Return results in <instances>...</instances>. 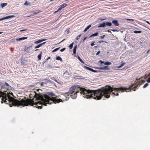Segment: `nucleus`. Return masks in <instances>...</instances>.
<instances>
[{
    "instance_id": "f257e3e1",
    "label": "nucleus",
    "mask_w": 150,
    "mask_h": 150,
    "mask_svg": "<svg viewBox=\"0 0 150 150\" xmlns=\"http://www.w3.org/2000/svg\"><path fill=\"white\" fill-rule=\"evenodd\" d=\"M32 94L35 96L36 100L37 101L40 100V101L34 103V98L32 100L29 99L25 100L23 99L21 100H18L11 97L9 101L11 103L10 107H12L13 106L17 107L20 106H33L34 105H37L38 104L46 106L47 104H51L52 103H59L63 102L61 99H56V98H50L47 95L43 94L42 93V91L40 89H37L36 91H33Z\"/></svg>"
},
{
    "instance_id": "f03ea898",
    "label": "nucleus",
    "mask_w": 150,
    "mask_h": 150,
    "mask_svg": "<svg viewBox=\"0 0 150 150\" xmlns=\"http://www.w3.org/2000/svg\"><path fill=\"white\" fill-rule=\"evenodd\" d=\"M76 90L77 91L74 94L71 95V98L75 99L77 96V93L80 92V93L83 97L87 98H93L96 100L100 99L103 96L108 98L110 97V95L112 91L111 87L107 86L95 90H87L84 88H79L78 86H73L69 89L68 92L65 93V94L73 93Z\"/></svg>"
},
{
    "instance_id": "7ed1b4c3",
    "label": "nucleus",
    "mask_w": 150,
    "mask_h": 150,
    "mask_svg": "<svg viewBox=\"0 0 150 150\" xmlns=\"http://www.w3.org/2000/svg\"><path fill=\"white\" fill-rule=\"evenodd\" d=\"M140 79L141 78L139 79L137 78L136 80L134 81V83H132L128 88L122 87L113 88L111 87L112 90L111 92L113 90H115L116 91H120L122 92H124V91L127 92V90H128L129 89L133 90V91H135L136 88H137L139 85H141L142 83H144L145 81L144 80H141Z\"/></svg>"
},
{
    "instance_id": "20e7f679",
    "label": "nucleus",
    "mask_w": 150,
    "mask_h": 150,
    "mask_svg": "<svg viewBox=\"0 0 150 150\" xmlns=\"http://www.w3.org/2000/svg\"><path fill=\"white\" fill-rule=\"evenodd\" d=\"M2 97V103L4 102L5 103H6L7 104H8L9 105L10 107L11 104V103L10 102L9 100L11 99V97L9 95L8 92L7 93H4L2 91H0V98Z\"/></svg>"
},
{
    "instance_id": "39448f33",
    "label": "nucleus",
    "mask_w": 150,
    "mask_h": 150,
    "mask_svg": "<svg viewBox=\"0 0 150 150\" xmlns=\"http://www.w3.org/2000/svg\"><path fill=\"white\" fill-rule=\"evenodd\" d=\"M68 6V4H63L60 6V7L58 9V11H60L63 8Z\"/></svg>"
},
{
    "instance_id": "423d86ee",
    "label": "nucleus",
    "mask_w": 150,
    "mask_h": 150,
    "mask_svg": "<svg viewBox=\"0 0 150 150\" xmlns=\"http://www.w3.org/2000/svg\"><path fill=\"white\" fill-rule=\"evenodd\" d=\"M97 69H105V70H110V69L108 68V66H105L103 67H99L97 68Z\"/></svg>"
},
{
    "instance_id": "0eeeda50",
    "label": "nucleus",
    "mask_w": 150,
    "mask_h": 150,
    "mask_svg": "<svg viewBox=\"0 0 150 150\" xmlns=\"http://www.w3.org/2000/svg\"><path fill=\"white\" fill-rule=\"evenodd\" d=\"M112 23H113L115 26H118L119 25V24L117 20H113L112 21Z\"/></svg>"
},
{
    "instance_id": "6e6552de",
    "label": "nucleus",
    "mask_w": 150,
    "mask_h": 150,
    "mask_svg": "<svg viewBox=\"0 0 150 150\" xmlns=\"http://www.w3.org/2000/svg\"><path fill=\"white\" fill-rule=\"evenodd\" d=\"M46 39L39 40H38L34 42L35 44H38L41 42L44 41H45Z\"/></svg>"
},
{
    "instance_id": "1a4fd4ad",
    "label": "nucleus",
    "mask_w": 150,
    "mask_h": 150,
    "mask_svg": "<svg viewBox=\"0 0 150 150\" xmlns=\"http://www.w3.org/2000/svg\"><path fill=\"white\" fill-rule=\"evenodd\" d=\"M106 26V24L105 23H103L101 24H100L99 26H98V27H105Z\"/></svg>"
},
{
    "instance_id": "9d476101",
    "label": "nucleus",
    "mask_w": 150,
    "mask_h": 150,
    "mask_svg": "<svg viewBox=\"0 0 150 150\" xmlns=\"http://www.w3.org/2000/svg\"><path fill=\"white\" fill-rule=\"evenodd\" d=\"M86 69L88 70L93 72H97V71L95 70H93V69H91L90 68L86 67Z\"/></svg>"
},
{
    "instance_id": "9b49d317",
    "label": "nucleus",
    "mask_w": 150,
    "mask_h": 150,
    "mask_svg": "<svg viewBox=\"0 0 150 150\" xmlns=\"http://www.w3.org/2000/svg\"><path fill=\"white\" fill-rule=\"evenodd\" d=\"M45 43H46V42H43V43L40 44L38 45H37V46H36L35 47V48L36 49V48H39V47H40L43 44Z\"/></svg>"
},
{
    "instance_id": "f8f14e48",
    "label": "nucleus",
    "mask_w": 150,
    "mask_h": 150,
    "mask_svg": "<svg viewBox=\"0 0 150 150\" xmlns=\"http://www.w3.org/2000/svg\"><path fill=\"white\" fill-rule=\"evenodd\" d=\"M98 33L97 32L96 33H95L93 34L92 35H91V36H90L89 37V38H91L93 37H94V36H97L98 35Z\"/></svg>"
},
{
    "instance_id": "ddd939ff",
    "label": "nucleus",
    "mask_w": 150,
    "mask_h": 150,
    "mask_svg": "<svg viewBox=\"0 0 150 150\" xmlns=\"http://www.w3.org/2000/svg\"><path fill=\"white\" fill-rule=\"evenodd\" d=\"M91 25H88L87 27H86L85 29H84V32H86L88 29L91 27Z\"/></svg>"
},
{
    "instance_id": "4468645a",
    "label": "nucleus",
    "mask_w": 150,
    "mask_h": 150,
    "mask_svg": "<svg viewBox=\"0 0 150 150\" xmlns=\"http://www.w3.org/2000/svg\"><path fill=\"white\" fill-rule=\"evenodd\" d=\"M42 51L40 52V53L38 55V57L39 60H40L41 59L42 54Z\"/></svg>"
},
{
    "instance_id": "2eb2a0df",
    "label": "nucleus",
    "mask_w": 150,
    "mask_h": 150,
    "mask_svg": "<svg viewBox=\"0 0 150 150\" xmlns=\"http://www.w3.org/2000/svg\"><path fill=\"white\" fill-rule=\"evenodd\" d=\"M56 59L57 60H59L61 61H62V58L60 56H57L56 57Z\"/></svg>"
},
{
    "instance_id": "dca6fc26",
    "label": "nucleus",
    "mask_w": 150,
    "mask_h": 150,
    "mask_svg": "<svg viewBox=\"0 0 150 150\" xmlns=\"http://www.w3.org/2000/svg\"><path fill=\"white\" fill-rule=\"evenodd\" d=\"M33 93V91L31 92V93L29 94V97L30 98H31L33 97H34L35 98V96L33 95L32 94Z\"/></svg>"
},
{
    "instance_id": "f3484780",
    "label": "nucleus",
    "mask_w": 150,
    "mask_h": 150,
    "mask_svg": "<svg viewBox=\"0 0 150 150\" xmlns=\"http://www.w3.org/2000/svg\"><path fill=\"white\" fill-rule=\"evenodd\" d=\"M7 5V4L6 3H3L1 4V7L3 8L5 6H6Z\"/></svg>"
},
{
    "instance_id": "a211bd4d",
    "label": "nucleus",
    "mask_w": 150,
    "mask_h": 150,
    "mask_svg": "<svg viewBox=\"0 0 150 150\" xmlns=\"http://www.w3.org/2000/svg\"><path fill=\"white\" fill-rule=\"evenodd\" d=\"M77 46L76 45L74 46V50H73V53L74 54H75L76 53V47Z\"/></svg>"
},
{
    "instance_id": "6ab92c4d",
    "label": "nucleus",
    "mask_w": 150,
    "mask_h": 150,
    "mask_svg": "<svg viewBox=\"0 0 150 150\" xmlns=\"http://www.w3.org/2000/svg\"><path fill=\"white\" fill-rule=\"evenodd\" d=\"M43 81H44L43 83H47L50 82V81L49 80L46 79H44L43 80Z\"/></svg>"
},
{
    "instance_id": "aec40b11",
    "label": "nucleus",
    "mask_w": 150,
    "mask_h": 150,
    "mask_svg": "<svg viewBox=\"0 0 150 150\" xmlns=\"http://www.w3.org/2000/svg\"><path fill=\"white\" fill-rule=\"evenodd\" d=\"M112 94H114L115 96H118L119 95L118 93L116 91L115 92H112Z\"/></svg>"
},
{
    "instance_id": "412c9836",
    "label": "nucleus",
    "mask_w": 150,
    "mask_h": 150,
    "mask_svg": "<svg viewBox=\"0 0 150 150\" xmlns=\"http://www.w3.org/2000/svg\"><path fill=\"white\" fill-rule=\"evenodd\" d=\"M48 94L51 96H55L54 94L53 93L49 92Z\"/></svg>"
},
{
    "instance_id": "4be33fe9",
    "label": "nucleus",
    "mask_w": 150,
    "mask_h": 150,
    "mask_svg": "<svg viewBox=\"0 0 150 150\" xmlns=\"http://www.w3.org/2000/svg\"><path fill=\"white\" fill-rule=\"evenodd\" d=\"M104 64L105 65H110L111 64V63L110 62H105L104 63Z\"/></svg>"
},
{
    "instance_id": "5701e85b",
    "label": "nucleus",
    "mask_w": 150,
    "mask_h": 150,
    "mask_svg": "<svg viewBox=\"0 0 150 150\" xmlns=\"http://www.w3.org/2000/svg\"><path fill=\"white\" fill-rule=\"evenodd\" d=\"M106 24V25H108L109 26H111L112 25V23H111L110 22H106L105 23Z\"/></svg>"
},
{
    "instance_id": "b1692460",
    "label": "nucleus",
    "mask_w": 150,
    "mask_h": 150,
    "mask_svg": "<svg viewBox=\"0 0 150 150\" xmlns=\"http://www.w3.org/2000/svg\"><path fill=\"white\" fill-rule=\"evenodd\" d=\"M141 32L142 31H141L134 30V33H141Z\"/></svg>"
},
{
    "instance_id": "393cba45",
    "label": "nucleus",
    "mask_w": 150,
    "mask_h": 150,
    "mask_svg": "<svg viewBox=\"0 0 150 150\" xmlns=\"http://www.w3.org/2000/svg\"><path fill=\"white\" fill-rule=\"evenodd\" d=\"M78 59L83 64L84 63V62L82 60V59L80 58L79 57H78Z\"/></svg>"
},
{
    "instance_id": "a878e982",
    "label": "nucleus",
    "mask_w": 150,
    "mask_h": 150,
    "mask_svg": "<svg viewBox=\"0 0 150 150\" xmlns=\"http://www.w3.org/2000/svg\"><path fill=\"white\" fill-rule=\"evenodd\" d=\"M74 44V42L72 43L69 46V47L70 48V49H71L72 48L73 45Z\"/></svg>"
},
{
    "instance_id": "bb28decb",
    "label": "nucleus",
    "mask_w": 150,
    "mask_h": 150,
    "mask_svg": "<svg viewBox=\"0 0 150 150\" xmlns=\"http://www.w3.org/2000/svg\"><path fill=\"white\" fill-rule=\"evenodd\" d=\"M148 85H149V84L148 83H145L143 86V88H145Z\"/></svg>"
},
{
    "instance_id": "cd10ccee",
    "label": "nucleus",
    "mask_w": 150,
    "mask_h": 150,
    "mask_svg": "<svg viewBox=\"0 0 150 150\" xmlns=\"http://www.w3.org/2000/svg\"><path fill=\"white\" fill-rule=\"evenodd\" d=\"M60 48V47H59L58 48H55V49H54V50H53L52 52H55V51L58 50Z\"/></svg>"
},
{
    "instance_id": "c85d7f7f",
    "label": "nucleus",
    "mask_w": 150,
    "mask_h": 150,
    "mask_svg": "<svg viewBox=\"0 0 150 150\" xmlns=\"http://www.w3.org/2000/svg\"><path fill=\"white\" fill-rule=\"evenodd\" d=\"M81 34L79 35H78L76 38V40H78L79 39V38L81 36Z\"/></svg>"
},
{
    "instance_id": "c756f323",
    "label": "nucleus",
    "mask_w": 150,
    "mask_h": 150,
    "mask_svg": "<svg viewBox=\"0 0 150 150\" xmlns=\"http://www.w3.org/2000/svg\"><path fill=\"white\" fill-rule=\"evenodd\" d=\"M29 4V3H28L27 1H26L24 4V5H27Z\"/></svg>"
},
{
    "instance_id": "7c9ffc66",
    "label": "nucleus",
    "mask_w": 150,
    "mask_h": 150,
    "mask_svg": "<svg viewBox=\"0 0 150 150\" xmlns=\"http://www.w3.org/2000/svg\"><path fill=\"white\" fill-rule=\"evenodd\" d=\"M10 18V16H7L6 17H4V19H8Z\"/></svg>"
},
{
    "instance_id": "2f4dec72",
    "label": "nucleus",
    "mask_w": 150,
    "mask_h": 150,
    "mask_svg": "<svg viewBox=\"0 0 150 150\" xmlns=\"http://www.w3.org/2000/svg\"><path fill=\"white\" fill-rule=\"evenodd\" d=\"M146 81L148 83H150V76L147 79Z\"/></svg>"
},
{
    "instance_id": "473e14b6",
    "label": "nucleus",
    "mask_w": 150,
    "mask_h": 150,
    "mask_svg": "<svg viewBox=\"0 0 150 150\" xmlns=\"http://www.w3.org/2000/svg\"><path fill=\"white\" fill-rule=\"evenodd\" d=\"M105 35H103L101 36H100V38L101 39H103L105 37Z\"/></svg>"
},
{
    "instance_id": "72a5a7b5",
    "label": "nucleus",
    "mask_w": 150,
    "mask_h": 150,
    "mask_svg": "<svg viewBox=\"0 0 150 150\" xmlns=\"http://www.w3.org/2000/svg\"><path fill=\"white\" fill-rule=\"evenodd\" d=\"M27 38V37H23V38H21V40H25V39H26Z\"/></svg>"
},
{
    "instance_id": "f704fd0d",
    "label": "nucleus",
    "mask_w": 150,
    "mask_h": 150,
    "mask_svg": "<svg viewBox=\"0 0 150 150\" xmlns=\"http://www.w3.org/2000/svg\"><path fill=\"white\" fill-rule=\"evenodd\" d=\"M94 43H95L94 42H93H93H92V43H91V46H93L95 45Z\"/></svg>"
},
{
    "instance_id": "c9c22d12",
    "label": "nucleus",
    "mask_w": 150,
    "mask_h": 150,
    "mask_svg": "<svg viewBox=\"0 0 150 150\" xmlns=\"http://www.w3.org/2000/svg\"><path fill=\"white\" fill-rule=\"evenodd\" d=\"M65 49H66L65 48H63L61 49L60 50V51L61 52H63V51H64L65 50Z\"/></svg>"
},
{
    "instance_id": "e433bc0d",
    "label": "nucleus",
    "mask_w": 150,
    "mask_h": 150,
    "mask_svg": "<svg viewBox=\"0 0 150 150\" xmlns=\"http://www.w3.org/2000/svg\"><path fill=\"white\" fill-rule=\"evenodd\" d=\"M99 63H100L101 64H102L103 63H104V62L102 61V60H100L99 61Z\"/></svg>"
},
{
    "instance_id": "4c0bfd02",
    "label": "nucleus",
    "mask_w": 150,
    "mask_h": 150,
    "mask_svg": "<svg viewBox=\"0 0 150 150\" xmlns=\"http://www.w3.org/2000/svg\"><path fill=\"white\" fill-rule=\"evenodd\" d=\"M16 40L17 41H20L21 40V38H17V39H16Z\"/></svg>"
},
{
    "instance_id": "58836bf2",
    "label": "nucleus",
    "mask_w": 150,
    "mask_h": 150,
    "mask_svg": "<svg viewBox=\"0 0 150 150\" xmlns=\"http://www.w3.org/2000/svg\"><path fill=\"white\" fill-rule=\"evenodd\" d=\"M125 63H122L121 65L119 67V68H121L122 67L123 65H124V64H125Z\"/></svg>"
},
{
    "instance_id": "ea45409f",
    "label": "nucleus",
    "mask_w": 150,
    "mask_h": 150,
    "mask_svg": "<svg viewBox=\"0 0 150 150\" xmlns=\"http://www.w3.org/2000/svg\"><path fill=\"white\" fill-rule=\"evenodd\" d=\"M111 30L112 31H113V32H115V31H117V30H115V29H112V30Z\"/></svg>"
},
{
    "instance_id": "a19ab883",
    "label": "nucleus",
    "mask_w": 150,
    "mask_h": 150,
    "mask_svg": "<svg viewBox=\"0 0 150 150\" xmlns=\"http://www.w3.org/2000/svg\"><path fill=\"white\" fill-rule=\"evenodd\" d=\"M105 42V43H107L106 42V41H99V43H101V42Z\"/></svg>"
},
{
    "instance_id": "79ce46f5",
    "label": "nucleus",
    "mask_w": 150,
    "mask_h": 150,
    "mask_svg": "<svg viewBox=\"0 0 150 150\" xmlns=\"http://www.w3.org/2000/svg\"><path fill=\"white\" fill-rule=\"evenodd\" d=\"M127 20L129 21H134V19H127Z\"/></svg>"
},
{
    "instance_id": "37998d69",
    "label": "nucleus",
    "mask_w": 150,
    "mask_h": 150,
    "mask_svg": "<svg viewBox=\"0 0 150 150\" xmlns=\"http://www.w3.org/2000/svg\"><path fill=\"white\" fill-rule=\"evenodd\" d=\"M106 20L105 18H100V20L102 21H103V20Z\"/></svg>"
},
{
    "instance_id": "c03bdc74",
    "label": "nucleus",
    "mask_w": 150,
    "mask_h": 150,
    "mask_svg": "<svg viewBox=\"0 0 150 150\" xmlns=\"http://www.w3.org/2000/svg\"><path fill=\"white\" fill-rule=\"evenodd\" d=\"M100 51H98L97 52V53H96V55H97L98 54H99V53H100Z\"/></svg>"
},
{
    "instance_id": "a18cd8bd",
    "label": "nucleus",
    "mask_w": 150,
    "mask_h": 150,
    "mask_svg": "<svg viewBox=\"0 0 150 150\" xmlns=\"http://www.w3.org/2000/svg\"><path fill=\"white\" fill-rule=\"evenodd\" d=\"M10 16V18H13V17H15V16H14V15H11V16Z\"/></svg>"
},
{
    "instance_id": "49530a36",
    "label": "nucleus",
    "mask_w": 150,
    "mask_h": 150,
    "mask_svg": "<svg viewBox=\"0 0 150 150\" xmlns=\"http://www.w3.org/2000/svg\"><path fill=\"white\" fill-rule=\"evenodd\" d=\"M26 30V29H23V30H20V32H22V31H24Z\"/></svg>"
},
{
    "instance_id": "de8ad7c7",
    "label": "nucleus",
    "mask_w": 150,
    "mask_h": 150,
    "mask_svg": "<svg viewBox=\"0 0 150 150\" xmlns=\"http://www.w3.org/2000/svg\"><path fill=\"white\" fill-rule=\"evenodd\" d=\"M4 19V17L1 18H0V21L3 20Z\"/></svg>"
},
{
    "instance_id": "09e8293b",
    "label": "nucleus",
    "mask_w": 150,
    "mask_h": 150,
    "mask_svg": "<svg viewBox=\"0 0 150 150\" xmlns=\"http://www.w3.org/2000/svg\"><path fill=\"white\" fill-rule=\"evenodd\" d=\"M87 37H85V38H84L83 39V41H84L87 38Z\"/></svg>"
},
{
    "instance_id": "8fccbe9b",
    "label": "nucleus",
    "mask_w": 150,
    "mask_h": 150,
    "mask_svg": "<svg viewBox=\"0 0 150 150\" xmlns=\"http://www.w3.org/2000/svg\"><path fill=\"white\" fill-rule=\"evenodd\" d=\"M146 22L149 24L150 25V23L149 21H146Z\"/></svg>"
},
{
    "instance_id": "3c124183",
    "label": "nucleus",
    "mask_w": 150,
    "mask_h": 150,
    "mask_svg": "<svg viewBox=\"0 0 150 150\" xmlns=\"http://www.w3.org/2000/svg\"><path fill=\"white\" fill-rule=\"evenodd\" d=\"M58 11H58V10L57 11H54V13H57V12H58Z\"/></svg>"
},
{
    "instance_id": "603ef678",
    "label": "nucleus",
    "mask_w": 150,
    "mask_h": 150,
    "mask_svg": "<svg viewBox=\"0 0 150 150\" xmlns=\"http://www.w3.org/2000/svg\"><path fill=\"white\" fill-rule=\"evenodd\" d=\"M50 57H49L47 59V60L49 59H50Z\"/></svg>"
},
{
    "instance_id": "864d4df0",
    "label": "nucleus",
    "mask_w": 150,
    "mask_h": 150,
    "mask_svg": "<svg viewBox=\"0 0 150 150\" xmlns=\"http://www.w3.org/2000/svg\"><path fill=\"white\" fill-rule=\"evenodd\" d=\"M44 83L43 82H42L41 83V85H43V83Z\"/></svg>"
},
{
    "instance_id": "5fc2aeb1",
    "label": "nucleus",
    "mask_w": 150,
    "mask_h": 150,
    "mask_svg": "<svg viewBox=\"0 0 150 150\" xmlns=\"http://www.w3.org/2000/svg\"><path fill=\"white\" fill-rule=\"evenodd\" d=\"M108 32H110V33H111V32L110 31H109V30H108Z\"/></svg>"
},
{
    "instance_id": "6e6d98bb",
    "label": "nucleus",
    "mask_w": 150,
    "mask_h": 150,
    "mask_svg": "<svg viewBox=\"0 0 150 150\" xmlns=\"http://www.w3.org/2000/svg\"><path fill=\"white\" fill-rule=\"evenodd\" d=\"M39 49H36L35 50V51H37Z\"/></svg>"
},
{
    "instance_id": "4d7b16f0",
    "label": "nucleus",
    "mask_w": 150,
    "mask_h": 150,
    "mask_svg": "<svg viewBox=\"0 0 150 150\" xmlns=\"http://www.w3.org/2000/svg\"><path fill=\"white\" fill-rule=\"evenodd\" d=\"M149 50L147 51V52L146 53H148V52H149Z\"/></svg>"
},
{
    "instance_id": "13d9d810",
    "label": "nucleus",
    "mask_w": 150,
    "mask_h": 150,
    "mask_svg": "<svg viewBox=\"0 0 150 150\" xmlns=\"http://www.w3.org/2000/svg\"><path fill=\"white\" fill-rule=\"evenodd\" d=\"M3 33L2 32H0V34Z\"/></svg>"
},
{
    "instance_id": "bf43d9fd",
    "label": "nucleus",
    "mask_w": 150,
    "mask_h": 150,
    "mask_svg": "<svg viewBox=\"0 0 150 150\" xmlns=\"http://www.w3.org/2000/svg\"><path fill=\"white\" fill-rule=\"evenodd\" d=\"M37 13H35H35H34V14H37Z\"/></svg>"
},
{
    "instance_id": "052dcab7",
    "label": "nucleus",
    "mask_w": 150,
    "mask_h": 150,
    "mask_svg": "<svg viewBox=\"0 0 150 150\" xmlns=\"http://www.w3.org/2000/svg\"><path fill=\"white\" fill-rule=\"evenodd\" d=\"M65 40V39L63 40H62L61 42H63V41H64V40Z\"/></svg>"
},
{
    "instance_id": "680f3d73",
    "label": "nucleus",
    "mask_w": 150,
    "mask_h": 150,
    "mask_svg": "<svg viewBox=\"0 0 150 150\" xmlns=\"http://www.w3.org/2000/svg\"><path fill=\"white\" fill-rule=\"evenodd\" d=\"M54 80L55 81H56V82H57V81L56 80H54Z\"/></svg>"
},
{
    "instance_id": "e2e57ef3",
    "label": "nucleus",
    "mask_w": 150,
    "mask_h": 150,
    "mask_svg": "<svg viewBox=\"0 0 150 150\" xmlns=\"http://www.w3.org/2000/svg\"><path fill=\"white\" fill-rule=\"evenodd\" d=\"M97 47V46H96L94 47Z\"/></svg>"
},
{
    "instance_id": "0e129e2a",
    "label": "nucleus",
    "mask_w": 150,
    "mask_h": 150,
    "mask_svg": "<svg viewBox=\"0 0 150 150\" xmlns=\"http://www.w3.org/2000/svg\"><path fill=\"white\" fill-rule=\"evenodd\" d=\"M15 40L14 39H13L12 40Z\"/></svg>"
},
{
    "instance_id": "69168bd1",
    "label": "nucleus",
    "mask_w": 150,
    "mask_h": 150,
    "mask_svg": "<svg viewBox=\"0 0 150 150\" xmlns=\"http://www.w3.org/2000/svg\"><path fill=\"white\" fill-rule=\"evenodd\" d=\"M6 83V84H8L7 83Z\"/></svg>"
},
{
    "instance_id": "338daca9",
    "label": "nucleus",
    "mask_w": 150,
    "mask_h": 150,
    "mask_svg": "<svg viewBox=\"0 0 150 150\" xmlns=\"http://www.w3.org/2000/svg\"><path fill=\"white\" fill-rule=\"evenodd\" d=\"M10 94H12V93H10Z\"/></svg>"
},
{
    "instance_id": "774afa93",
    "label": "nucleus",
    "mask_w": 150,
    "mask_h": 150,
    "mask_svg": "<svg viewBox=\"0 0 150 150\" xmlns=\"http://www.w3.org/2000/svg\"><path fill=\"white\" fill-rule=\"evenodd\" d=\"M32 47V46H30V47Z\"/></svg>"
}]
</instances>
